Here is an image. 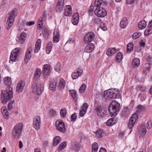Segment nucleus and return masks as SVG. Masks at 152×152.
<instances>
[{
    "instance_id": "obj_22",
    "label": "nucleus",
    "mask_w": 152,
    "mask_h": 152,
    "mask_svg": "<svg viewBox=\"0 0 152 152\" xmlns=\"http://www.w3.org/2000/svg\"><path fill=\"white\" fill-rule=\"evenodd\" d=\"M79 21V15L78 13H75L72 19V22L73 24L76 25L78 23Z\"/></svg>"
},
{
    "instance_id": "obj_27",
    "label": "nucleus",
    "mask_w": 152,
    "mask_h": 152,
    "mask_svg": "<svg viewBox=\"0 0 152 152\" xmlns=\"http://www.w3.org/2000/svg\"><path fill=\"white\" fill-rule=\"evenodd\" d=\"M116 50L113 48H110L107 51V54L109 56H111L112 55L115 53Z\"/></svg>"
},
{
    "instance_id": "obj_61",
    "label": "nucleus",
    "mask_w": 152,
    "mask_h": 152,
    "mask_svg": "<svg viewBox=\"0 0 152 152\" xmlns=\"http://www.w3.org/2000/svg\"><path fill=\"white\" fill-rule=\"evenodd\" d=\"M77 117L76 113H74L71 116V121H75Z\"/></svg>"
},
{
    "instance_id": "obj_34",
    "label": "nucleus",
    "mask_w": 152,
    "mask_h": 152,
    "mask_svg": "<svg viewBox=\"0 0 152 152\" xmlns=\"http://www.w3.org/2000/svg\"><path fill=\"white\" fill-rule=\"evenodd\" d=\"M96 136L99 138L102 137L104 135V132L103 130H99L95 132Z\"/></svg>"
},
{
    "instance_id": "obj_41",
    "label": "nucleus",
    "mask_w": 152,
    "mask_h": 152,
    "mask_svg": "<svg viewBox=\"0 0 152 152\" xmlns=\"http://www.w3.org/2000/svg\"><path fill=\"white\" fill-rule=\"evenodd\" d=\"M133 48V45L132 43H129L127 46V51L131 52L132 51Z\"/></svg>"
},
{
    "instance_id": "obj_60",
    "label": "nucleus",
    "mask_w": 152,
    "mask_h": 152,
    "mask_svg": "<svg viewBox=\"0 0 152 152\" xmlns=\"http://www.w3.org/2000/svg\"><path fill=\"white\" fill-rule=\"evenodd\" d=\"M40 46L35 44V48L34 50V53H37L39 50Z\"/></svg>"
},
{
    "instance_id": "obj_9",
    "label": "nucleus",
    "mask_w": 152,
    "mask_h": 152,
    "mask_svg": "<svg viewBox=\"0 0 152 152\" xmlns=\"http://www.w3.org/2000/svg\"><path fill=\"white\" fill-rule=\"evenodd\" d=\"M94 37V34L92 32H89L87 33L85 35L84 37L85 42L87 43L91 42L93 40Z\"/></svg>"
},
{
    "instance_id": "obj_43",
    "label": "nucleus",
    "mask_w": 152,
    "mask_h": 152,
    "mask_svg": "<svg viewBox=\"0 0 152 152\" xmlns=\"http://www.w3.org/2000/svg\"><path fill=\"white\" fill-rule=\"evenodd\" d=\"M15 101L14 100H12L8 104V110H10L13 108L12 104L14 103Z\"/></svg>"
},
{
    "instance_id": "obj_26",
    "label": "nucleus",
    "mask_w": 152,
    "mask_h": 152,
    "mask_svg": "<svg viewBox=\"0 0 152 152\" xmlns=\"http://www.w3.org/2000/svg\"><path fill=\"white\" fill-rule=\"evenodd\" d=\"M151 66V65H150L149 64L145 63L143 66V72L145 74L149 73Z\"/></svg>"
},
{
    "instance_id": "obj_63",
    "label": "nucleus",
    "mask_w": 152,
    "mask_h": 152,
    "mask_svg": "<svg viewBox=\"0 0 152 152\" xmlns=\"http://www.w3.org/2000/svg\"><path fill=\"white\" fill-rule=\"evenodd\" d=\"M138 115L137 114H133L132 115L131 117L130 118L132 119H134V120H135V121H136V120L138 118Z\"/></svg>"
},
{
    "instance_id": "obj_4",
    "label": "nucleus",
    "mask_w": 152,
    "mask_h": 152,
    "mask_svg": "<svg viewBox=\"0 0 152 152\" xmlns=\"http://www.w3.org/2000/svg\"><path fill=\"white\" fill-rule=\"evenodd\" d=\"M23 124L21 123H18L15 126L13 131V138L18 139L22 131Z\"/></svg>"
},
{
    "instance_id": "obj_25",
    "label": "nucleus",
    "mask_w": 152,
    "mask_h": 152,
    "mask_svg": "<svg viewBox=\"0 0 152 152\" xmlns=\"http://www.w3.org/2000/svg\"><path fill=\"white\" fill-rule=\"evenodd\" d=\"M128 23V21L126 18H124L120 23V26L121 28H124Z\"/></svg>"
},
{
    "instance_id": "obj_45",
    "label": "nucleus",
    "mask_w": 152,
    "mask_h": 152,
    "mask_svg": "<svg viewBox=\"0 0 152 152\" xmlns=\"http://www.w3.org/2000/svg\"><path fill=\"white\" fill-rule=\"evenodd\" d=\"M152 33V29L151 28L149 27L148 28H146L144 32L145 35H148Z\"/></svg>"
},
{
    "instance_id": "obj_11",
    "label": "nucleus",
    "mask_w": 152,
    "mask_h": 152,
    "mask_svg": "<svg viewBox=\"0 0 152 152\" xmlns=\"http://www.w3.org/2000/svg\"><path fill=\"white\" fill-rule=\"evenodd\" d=\"M19 52V49L18 48H16L12 51L10 57L11 61H14L16 60Z\"/></svg>"
},
{
    "instance_id": "obj_39",
    "label": "nucleus",
    "mask_w": 152,
    "mask_h": 152,
    "mask_svg": "<svg viewBox=\"0 0 152 152\" xmlns=\"http://www.w3.org/2000/svg\"><path fill=\"white\" fill-rule=\"evenodd\" d=\"M98 148V145L97 143L95 142L93 144L92 146L93 152H96Z\"/></svg>"
},
{
    "instance_id": "obj_32",
    "label": "nucleus",
    "mask_w": 152,
    "mask_h": 152,
    "mask_svg": "<svg viewBox=\"0 0 152 152\" xmlns=\"http://www.w3.org/2000/svg\"><path fill=\"white\" fill-rule=\"evenodd\" d=\"M61 141V137L58 136H56L53 139V144L54 146L57 145Z\"/></svg>"
},
{
    "instance_id": "obj_49",
    "label": "nucleus",
    "mask_w": 152,
    "mask_h": 152,
    "mask_svg": "<svg viewBox=\"0 0 152 152\" xmlns=\"http://www.w3.org/2000/svg\"><path fill=\"white\" fill-rule=\"evenodd\" d=\"M86 87V85L85 84H83L81 85L80 88L79 89V91L81 93H83Z\"/></svg>"
},
{
    "instance_id": "obj_17",
    "label": "nucleus",
    "mask_w": 152,
    "mask_h": 152,
    "mask_svg": "<svg viewBox=\"0 0 152 152\" xmlns=\"http://www.w3.org/2000/svg\"><path fill=\"white\" fill-rule=\"evenodd\" d=\"M72 14V10L70 5H66L65 7L64 11V15L67 16H71Z\"/></svg>"
},
{
    "instance_id": "obj_58",
    "label": "nucleus",
    "mask_w": 152,
    "mask_h": 152,
    "mask_svg": "<svg viewBox=\"0 0 152 152\" xmlns=\"http://www.w3.org/2000/svg\"><path fill=\"white\" fill-rule=\"evenodd\" d=\"M147 61L148 62L147 63L151 65L152 64V58L150 56L148 57L147 58Z\"/></svg>"
},
{
    "instance_id": "obj_51",
    "label": "nucleus",
    "mask_w": 152,
    "mask_h": 152,
    "mask_svg": "<svg viewBox=\"0 0 152 152\" xmlns=\"http://www.w3.org/2000/svg\"><path fill=\"white\" fill-rule=\"evenodd\" d=\"M61 115L63 117H65L66 115V110L65 109H62L60 111Z\"/></svg>"
},
{
    "instance_id": "obj_8",
    "label": "nucleus",
    "mask_w": 152,
    "mask_h": 152,
    "mask_svg": "<svg viewBox=\"0 0 152 152\" xmlns=\"http://www.w3.org/2000/svg\"><path fill=\"white\" fill-rule=\"evenodd\" d=\"M56 126L57 129L60 132L64 133L66 130L64 123L61 120H58L56 122Z\"/></svg>"
},
{
    "instance_id": "obj_52",
    "label": "nucleus",
    "mask_w": 152,
    "mask_h": 152,
    "mask_svg": "<svg viewBox=\"0 0 152 152\" xmlns=\"http://www.w3.org/2000/svg\"><path fill=\"white\" fill-rule=\"evenodd\" d=\"M94 7L93 6H91L89 8L88 12L90 15H92L93 13Z\"/></svg>"
},
{
    "instance_id": "obj_13",
    "label": "nucleus",
    "mask_w": 152,
    "mask_h": 152,
    "mask_svg": "<svg viewBox=\"0 0 152 152\" xmlns=\"http://www.w3.org/2000/svg\"><path fill=\"white\" fill-rule=\"evenodd\" d=\"M25 85L24 81L20 80L17 84L16 88V91L18 93L21 92L23 90Z\"/></svg>"
},
{
    "instance_id": "obj_48",
    "label": "nucleus",
    "mask_w": 152,
    "mask_h": 152,
    "mask_svg": "<svg viewBox=\"0 0 152 152\" xmlns=\"http://www.w3.org/2000/svg\"><path fill=\"white\" fill-rule=\"evenodd\" d=\"M123 55L121 53H119L117 54L116 60L118 61H120L122 59Z\"/></svg>"
},
{
    "instance_id": "obj_54",
    "label": "nucleus",
    "mask_w": 152,
    "mask_h": 152,
    "mask_svg": "<svg viewBox=\"0 0 152 152\" xmlns=\"http://www.w3.org/2000/svg\"><path fill=\"white\" fill-rule=\"evenodd\" d=\"M140 33H138V32L135 33L133 34L132 36V38L134 39H137L140 36Z\"/></svg>"
},
{
    "instance_id": "obj_55",
    "label": "nucleus",
    "mask_w": 152,
    "mask_h": 152,
    "mask_svg": "<svg viewBox=\"0 0 152 152\" xmlns=\"http://www.w3.org/2000/svg\"><path fill=\"white\" fill-rule=\"evenodd\" d=\"M99 27L103 31H105L107 29V28L105 24L103 23L100 24Z\"/></svg>"
},
{
    "instance_id": "obj_1",
    "label": "nucleus",
    "mask_w": 152,
    "mask_h": 152,
    "mask_svg": "<svg viewBox=\"0 0 152 152\" xmlns=\"http://www.w3.org/2000/svg\"><path fill=\"white\" fill-rule=\"evenodd\" d=\"M1 92V100L2 103L5 104L13 97L12 88L10 86H8L6 87L5 91H3Z\"/></svg>"
},
{
    "instance_id": "obj_42",
    "label": "nucleus",
    "mask_w": 152,
    "mask_h": 152,
    "mask_svg": "<svg viewBox=\"0 0 152 152\" xmlns=\"http://www.w3.org/2000/svg\"><path fill=\"white\" fill-rule=\"evenodd\" d=\"M70 92L72 94V97H73V99L76 102L77 101V96L76 92L74 90H72L70 91Z\"/></svg>"
},
{
    "instance_id": "obj_47",
    "label": "nucleus",
    "mask_w": 152,
    "mask_h": 152,
    "mask_svg": "<svg viewBox=\"0 0 152 152\" xmlns=\"http://www.w3.org/2000/svg\"><path fill=\"white\" fill-rule=\"evenodd\" d=\"M141 129L142 131V135L141 136L143 137L146 133V130L145 126L144 125H142L141 126Z\"/></svg>"
},
{
    "instance_id": "obj_7",
    "label": "nucleus",
    "mask_w": 152,
    "mask_h": 152,
    "mask_svg": "<svg viewBox=\"0 0 152 152\" xmlns=\"http://www.w3.org/2000/svg\"><path fill=\"white\" fill-rule=\"evenodd\" d=\"M94 13L99 17H104L107 14L106 10L102 7L95 8Z\"/></svg>"
},
{
    "instance_id": "obj_40",
    "label": "nucleus",
    "mask_w": 152,
    "mask_h": 152,
    "mask_svg": "<svg viewBox=\"0 0 152 152\" xmlns=\"http://www.w3.org/2000/svg\"><path fill=\"white\" fill-rule=\"evenodd\" d=\"M129 109L128 108L126 107L123 109L122 112V114L123 116H126L129 115Z\"/></svg>"
},
{
    "instance_id": "obj_16",
    "label": "nucleus",
    "mask_w": 152,
    "mask_h": 152,
    "mask_svg": "<svg viewBox=\"0 0 152 152\" xmlns=\"http://www.w3.org/2000/svg\"><path fill=\"white\" fill-rule=\"evenodd\" d=\"M58 80L56 79H50L49 82V88L51 90H54L56 87Z\"/></svg>"
},
{
    "instance_id": "obj_36",
    "label": "nucleus",
    "mask_w": 152,
    "mask_h": 152,
    "mask_svg": "<svg viewBox=\"0 0 152 152\" xmlns=\"http://www.w3.org/2000/svg\"><path fill=\"white\" fill-rule=\"evenodd\" d=\"M65 82L62 78H61L59 81V87L60 89H62L64 88L65 86Z\"/></svg>"
},
{
    "instance_id": "obj_10",
    "label": "nucleus",
    "mask_w": 152,
    "mask_h": 152,
    "mask_svg": "<svg viewBox=\"0 0 152 152\" xmlns=\"http://www.w3.org/2000/svg\"><path fill=\"white\" fill-rule=\"evenodd\" d=\"M41 118L39 116H36L34 118L33 126L36 130H39L40 127Z\"/></svg>"
},
{
    "instance_id": "obj_21",
    "label": "nucleus",
    "mask_w": 152,
    "mask_h": 152,
    "mask_svg": "<svg viewBox=\"0 0 152 152\" xmlns=\"http://www.w3.org/2000/svg\"><path fill=\"white\" fill-rule=\"evenodd\" d=\"M1 111L4 118L6 119H8L9 117V113L7 110L6 107L5 106L2 107Z\"/></svg>"
},
{
    "instance_id": "obj_50",
    "label": "nucleus",
    "mask_w": 152,
    "mask_h": 152,
    "mask_svg": "<svg viewBox=\"0 0 152 152\" xmlns=\"http://www.w3.org/2000/svg\"><path fill=\"white\" fill-rule=\"evenodd\" d=\"M66 144L65 142H63L61 143L59 146V149L60 150H62L63 149L66 147Z\"/></svg>"
},
{
    "instance_id": "obj_46",
    "label": "nucleus",
    "mask_w": 152,
    "mask_h": 152,
    "mask_svg": "<svg viewBox=\"0 0 152 152\" xmlns=\"http://www.w3.org/2000/svg\"><path fill=\"white\" fill-rule=\"evenodd\" d=\"M61 66L60 63H58L55 66V69L58 72H60Z\"/></svg>"
},
{
    "instance_id": "obj_56",
    "label": "nucleus",
    "mask_w": 152,
    "mask_h": 152,
    "mask_svg": "<svg viewBox=\"0 0 152 152\" xmlns=\"http://www.w3.org/2000/svg\"><path fill=\"white\" fill-rule=\"evenodd\" d=\"M79 75L76 72H73L72 75V77L73 79H76L78 77Z\"/></svg>"
},
{
    "instance_id": "obj_57",
    "label": "nucleus",
    "mask_w": 152,
    "mask_h": 152,
    "mask_svg": "<svg viewBox=\"0 0 152 152\" xmlns=\"http://www.w3.org/2000/svg\"><path fill=\"white\" fill-rule=\"evenodd\" d=\"M146 126L148 129L151 128L152 127V121L150 120L148 121L147 123Z\"/></svg>"
},
{
    "instance_id": "obj_3",
    "label": "nucleus",
    "mask_w": 152,
    "mask_h": 152,
    "mask_svg": "<svg viewBox=\"0 0 152 152\" xmlns=\"http://www.w3.org/2000/svg\"><path fill=\"white\" fill-rule=\"evenodd\" d=\"M120 109V104L115 101H113L110 104L109 107V111L111 115L115 116L119 112Z\"/></svg>"
},
{
    "instance_id": "obj_6",
    "label": "nucleus",
    "mask_w": 152,
    "mask_h": 152,
    "mask_svg": "<svg viewBox=\"0 0 152 152\" xmlns=\"http://www.w3.org/2000/svg\"><path fill=\"white\" fill-rule=\"evenodd\" d=\"M17 10L15 9H14L11 11L10 15L7 22V23L8 24V27L7 28V30H9L12 26L14 22V18L17 15Z\"/></svg>"
},
{
    "instance_id": "obj_59",
    "label": "nucleus",
    "mask_w": 152,
    "mask_h": 152,
    "mask_svg": "<svg viewBox=\"0 0 152 152\" xmlns=\"http://www.w3.org/2000/svg\"><path fill=\"white\" fill-rule=\"evenodd\" d=\"M79 75H81L83 72V69L80 67L78 68L75 71Z\"/></svg>"
},
{
    "instance_id": "obj_53",
    "label": "nucleus",
    "mask_w": 152,
    "mask_h": 152,
    "mask_svg": "<svg viewBox=\"0 0 152 152\" xmlns=\"http://www.w3.org/2000/svg\"><path fill=\"white\" fill-rule=\"evenodd\" d=\"M49 115L51 117H53L56 115V112L53 109H51L49 113Z\"/></svg>"
},
{
    "instance_id": "obj_37",
    "label": "nucleus",
    "mask_w": 152,
    "mask_h": 152,
    "mask_svg": "<svg viewBox=\"0 0 152 152\" xmlns=\"http://www.w3.org/2000/svg\"><path fill=\"white\" fill-rule=\"evenodd\" d=\"M52 44L51 42H49L47 44L46 48V53L47 54H49L51 50Z\"/></svg>"
},
{
    "instance_id": "obj_24",
    "label": "nucleus",
    "mask_w": 152,
    "mask_h": 152,
    "mask_svg": "<svg viewBox=\"0 0 152 152\" xmlns=\"http://www.w3.org/2000/svg\"><path fill=\"white\" fill-rule=\"evenodd\" d=\"M41 74V69L38 68L36 69L34 75V80H36L39 78Z\"/></svg>"
},
{
    "instance_id": "obj_33",
    "label": "nucleus",
    "mask_w": 152,
    "mask_h": 152,
    "mask_svg": "<svg viewBox=\"0 0 152 152\" xmlns=\"http://www.w3.org/2000/svg\"><path fill=\"white\" fill-rule=\"evenodd\" d=\"M114 119V118H111L109 119L106 122V125L108 126H110L115 124V121Z\"/></svg>"
},
{
    "instance_id": "obj_23",
    "label": "nucleus",
    "mask_w": 152,
    "mask_h": 152,
    "mask_svg": "<svg viewBox=\"0 0 152 152\" xmlns=\"http://www.w3.org/2000/svg\"><path fill=\"white\" fill-rule=\"evenodd\" d=\"M43 68V75H48L50 73V66L49 65H45L44 66Z\"/></svg>"
},
{
    "instance_id": "obj_31",
    "label": "nucleus",
    "mask_w": 152,
    "mask_h": 152,
    "mask_svg": "<svg viewBox=\"0 0 152 152\" xmlns=\"http://www.w3.org/2000/svg\"><path fill=\"white\" fill-rule=\"evenodd\" d=\"M43 18L41 17L39 19V21L37 23L38 28H41L43 25L44 20L45 19L44 15H43Z\"/></svg>"
},
{
    "instance_id": "obj_35",
    "label": "nucleus",
    "mask_w": 152,
    "mask_h": 152,
    "mask_svg": "<svg viewBox=\"0 0 152 152\" xmlns=\"http://www.w3.org/2000/svg\"><path fill=\"white\" fill-rule=\"evenodd\" d=\"M4 83L7 85H10L12 83L11 78L9 77H5L4 79Z\"/></svg>"
},
{
    "instance_id": "obj_64",
    "label": "nucleus",
    "mask_w": 152,
    "mask_h": 152,
    "mask_svg": "<svg viewBox=\"0 0 152 152\" xmlns=\"http://www.w3.org/2000/svg\"><path fill=\"white\" fill-rule=\"evenodd\" d=\"M137 112H140L143 109V107L142 105H139L137 107Z\"/></svg>"
},
{
    "instance_id": "obj_28",
    "label": "nucleus",
    "mask_w": 152,
    "mask_h": 152,
    "mask_svg": "<svg viewBox=\"0 0 152 152\" xmlns=\"http://www.w3.org/2000/svg\"><path fill=\"white\" fill-rule=\"evenodd\" d=\"M132 65L134 67H137L140 64V60L139 59L135 58L132 61Z\"/></svg>"
},
{
    "instance_id": "obj_38",
    "label": "nucleus",
    "mask_w": 152,
    "mask_h": 152,
    "mask_svg": "<svg viewBox=\"0 0 152 152\" xmlns=\"http://www.w3.org/2000/svg\"><path fill=\"white\" fill-rule=\"evenodd\" d=\"M102 3V0H96L95 1L94 7L96 8L101 7L100 6Z\"/></svg>"
},
{
    "instance_id": "obj_12",
    "label": "nucleus",
    "mask_w": 152,
    "mask_h": 152,
    "mask_svg": "<svg viewBox=\"0 0 152 152\" xmlns=\"http://www.w3.org/2000/svg\"><path fill=\"white\" fill-rule=\"evenodd\" d=\"M96 110L98 115L99 116L103 117L106 114V110L103 107H98Z\"/></svg>"
},
{
    "instance_id": "obj_2",
    "label": "nucleus",
    "mask_w": 152,
    "mask_h": 152,
    "mask_svg": "<svg viewBox=\"0 0 152 152\" xmlns=\"http://www.w3.org/2000/svg\"><path fill=\"white\" fill-rule=\"evenodd\" d=\"M104 96L107 99L112 98L118 99L120 97L119 90L117 89H110L105 91L104 93Z\"/></svg>"
},
{
    "instance_id": "obj_20",
    "label": "nucleus",
    "mask_w": 152,
    "mask_h": 152,
    "mask_svg": "<svg viewBox=\"0 0 152 152\" xmlns=\"http://www.w3.org/2000/svg\"><path fill=\"white\" fill-rule=\"evenodd\" d=\"M27 35L24 32H22L20 34V36L18 37V41L21 43H23Z\"/></svg>"
},
{
    "instance_id": "obj_5",
    "label": "nucleus",
    "mask_w": 152,
    "mask_h": 152,
    "mask_svg": "<svg viewBox=\"0 0 152 152\" xmlns=\"http://www.w3.org/2000/svg\"><path fill=\"white\" fill-rule=\"evenodd\" d=\"M33 93L37 94H41L43 90V85L40 82L35 83L32 86Z\"/></svg>"
},
{
    "instance_id": "obj_18",
    "label": "nucleus",
    "mask_w": 152,
    "mask_h": 152,
    "mask_svg": "<svg viewBox=\"0 0 152 152\" xmlns=\"http://www.w3.org/2000/svg\"><path fill=\"white\" fill-rule=\"evenodd\" d=\"M88 105L87 103H84L80 112V114L81 116L84 115L86 112L88 107Z\"/></svg>"
},
{
    "instance_id": "obj_30",
    "label": "nucleus",
    "mask_w": 152,
    "mask_h": 152,
    "mask_svg": "<svg viewBox=\"0 0 152 152\" xmlns=\"http://www.w3.org/2000/svg\"><path fill=\"white\" fill-rule=\"evenodd\" d=\"M80 145L77 142H75L72 145V148L75 151H78L80 148Z\"/></svg>"
},
{
    "instance_id": "obj_44",
    "label": "nucleus",
    "mask_w": 152,
    "mask_h": 152,
    "mask_svg": "<svg viewBox=\"0 0 152 152\" xmlns=\"http://www.w3.org/2000/svg\"><path fill=\"white\" fill-rule=\"evenodd\" d=\"M135 121V120H134L130 118L129 120V127L131 128L134 125Z\"/></svg>"
},
{
    "instance_id": "obj_29",
    "label": "nucleus",
    "mask_w": 152,
    "mask_h": 152,
    "mask_svg": "<svg viewBox=\"0 0 152 152\" xmlns=\"http://www.w3.org/2000/svg\"><path fill=\"white\" fill-rule=\"evenodd\" d=\"M146 26V23L144 20H142L139 22L138 26L140 29H143L145 28Z\"/></svg>"
},
{
    "instance_id": "obj_15",
    "label": "nucleus",
    "mask_w": 152,
    "mask_h": 152,
    "mask_svg": "<svg viewBox=\"0 0 152 152\" xmlns=\"http://www.w3.org/2000/svg\"><path fill=\"white\" fill-rule=\"evenodd\" d=\"M64 6V0H58L56 4V9L57 12L61 11L63 9Z\"/></svg>"
},
{
    "instance_id": "obj_62",
    "label": "nucleus",
    "mask_w": 152,
    "mask_h": 152,
    "mask_svg": "<svg viewBox=\"0 0 152 152\" xmlns=\"http://www.w3.org/2000/svg\"><path fill=\"white\" fill-rule=\"evenodd\" d=\"M53 37H56L57 38H59V33L57 31H55L53 33Z\"/></svg>"
},
{
    "instance_id": "obj_19",
    "label": "nucleus",
    "mask_w": 152,
    "mask_h": 152,
    "mask_svg": "<svg viewBox=\"0 0 152 152\" xmlns=\"http://www.w3.org/2000/svg\"><path fill=\"white\" fill-rule=\"evenodd\" d=\"M94 48V45L91 43L88 44L85 47L84 52L86 53H90L93 51Z\"/></svg>"
},
{
    "instance_id": "obj_14",
    "label": "nucleus",
    "mask_w": 152,
    "mask_h": 152,
    "mask_svg": "<svg viewBox=\"0 0 152 152\" xmlns=\"http://www.w3.org/2000/svg\"><path fill=\"white\" fill-rule=\"evenodd\" d=\"M32 50L31 46H29L28 48L26 53L24 60L26 62L28 61L31 57V52Z\"/></svg>"
}]
</instances>
